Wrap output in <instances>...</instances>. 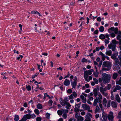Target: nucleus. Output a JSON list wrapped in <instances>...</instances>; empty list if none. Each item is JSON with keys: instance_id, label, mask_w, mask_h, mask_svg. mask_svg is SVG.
I'll use <instances>...</instances> for the list:
<instances>
[{"instance_id": "3", "label": "nucleus", "mask_w": 121, "mask_h": 121, "mask_svg": "<svg viewBox=\"0 0 121 121\" xmlns=\"http://www.w3.org/2000/svg\"><path fill=\"white\" fill-rule=\"evenodd\" d=\"M111 63L109 61H104L103 64L102 71H108L111 69Z\"/></svg>"}, {"instance_id": "23", "label": "nucleus", "mask_w": 121, "mask_h": 121, "mask_svg": "<svg viewBox=\"0 0 121 121\" xmlns=\"http://www.w3.org/2000/svg\"><path fill=\"white\" fill-rule=\"evenodd\" d=\"M93 94L94 96L95 97H96L98 94V90L97 89L95 88L93 90Z\"/></svg>"}, {"instance_id": "33", "label": "nucleus", "mask_w": 121, "mask_h": 121, "mask_svg": "<svg viewBox=\"0 0 121 121\" xmlns=\"http://www.w3.org/2000/svg\"><path fill=\"white\" fill-rule=\"evenodd\" d=\"M84 78L88 77V74L87 73V71H84Z\"/></svg>"}, {"instance_id": "27", "label": "nucleus", "mask_w": 121, "mask_h": 121, "mask_svg": "<svg viewBox=\"0 0 121 121\" xmlns=\"http://www.w3.org/2000/svg\"><path fill=\"white\" fill-rule=\"evenodd\" d=\"M112 53V51L111 50L107 51L106 52V54L109 56H110Z\"/></svg>"}, {"instance_id": "17", "label": "nucleus", "mask_w": 121, "mask_h": 121, "mask_svg": "<svg viewBox=\"0 0 121 121\" xmlns=\"http://www.w3.org/2000/svg\"><path fill=\"white\" fill-rule=\"evenodd\" d=\"M99 54L101 56L102 60L103 61L104 60L106 57V56H105V55L104 54L101 52H99Z\"/></svg>"}, {"instance_id": "4", "label": "nucleus", "mask_w": 121, "mask_h": 121, "mask_svg": "<svg viewBox=\"0 0 121 121\" xmlns=\"http://www.w3.org/2000/svg\"><path fill=\"white\" fill-rule=\"evenodd\" d=\"M112 43H111L108 45V47L109 49L111 48L113 51H114L116 49V44L117 43L115 40H112Z\"/></svg>"}, {"instance_id": "26", "label": "nucleus", "mask_w": 121, "mask_h": 121, "mask_svg": "<svg viewBox=\"0 0 121 121\" xmlns=\"http://www.w3.org/2000/svg\"><path fill=\"white\" fill-rule=\"evenodd\" d=\"M19 116L17 115H15L14 119L15 121H17L19 120Z\"/></svg>"}, {"instance_id": "10", "label": "nucleus", "mask_w": 121, "mask_h": 121, "mask_svg": "<svg viewBox=\"0 0 121 121\" xmlns=\"http://www.w3.org/2000/svg\"><path fill=\"white\" fill-rule=\"evenodd\" d=\"M75 118L77 119L78 121H83V118L80 115H78V113H76L75 114Z\"/></svg>"}, {"instance_id": "41", "label": "nucleus", "mask_w": 121, "mask_h": 121, "mask_svg": "<svg viewBox=\"0 0 121 121\" xmlns=\"http://www.w3.org/2000/svg\"><path fill=\"white\" fill-rule=\"evenodd\" d=\"M111 100H109L108 101V103L107 105V106L108 108L110 106Z\"/></svg>"}, {"instance_id": "29", "label": "nucleus", "mask_w": 121, "mask_h": 121, "mask_svg": "<svg viewBox=\"0 0 121 121\" xmlns=\"http://www.w3.org/2000/svg\"><path fill=\"white\" fill-rule=\"evenodd\" d=\"M105 38V36L103 34H101L99 36V38L101 39H104Z\"/></svg>"}, {"instance_id": "52", "label": "nucleus", "mask_w": 121, "mask_h": 121, "mask_svg": "<svg viewBox=\"0 0 121 121\" xmlns=\"http://www.w3.org/2000/svg\"><path fill=\"white\" fill-rule=\"evenodd\" d=\"M105 44H107L109 43V41L108 40L105 39Z\"/></svg>"}, {"instance_id": "35", "label": "nucleus", "mask_w": 121, "mask_h": 121, "mask_svg": "<svg viewBox=\"0 0 121 121\" xmlns=\"http://www.w3.org/2000/svg\"><path fill=\"white\" fill-rule=\"evenodd\" d=\"M57 112L58 114L59 115H62L63 112L62 110H58Z\"/></svg>"}, {"instance_id": "5", "label": "nucleus", "mask_w": 121, "mask_h": 121, "mask_svg": "<svg viewBox=\"0 0 121 121\" xmlns=\"http://www.w3.org/2000/svg\"><path fill=\"white\" fill-rule=\"evenodd\" d=\"M108 32L109 33H111L112 31H114L116 34H117L118 33V35L121 36V31L119 30L118 31V29L117 27L114 28V27H112L109 28L108 30Z\"/></svg>"}, {"instance_id": "24", "label": "nucleus", "mask_w": 121, "mask_h": 121, "mask_svg": "<svg viewBox=\"0 0 121 121\" xmlns=\"http://www.w3.org/2000/svg\"><path fill=\"white\" fill-rule=\"evenodd\" d=\"M77 82H71V85L72 86L73 88H75V87L76 85Z\"/></svg>"}, {"instance_id": "30", "label": "nucleus", "mask_w": 121, "mask_h": 121, "mask_svg": "<svg viewBox=\"0 0 121 121\" xmlns=\"http://www.w3.org/2000/svg\"><path fill=\"white\" fill-rule=\"evenodd\" d=\"M37 108L39 109H41L42 108V105L40 104H38L37 105Z\"/></svg>"}, {"instance_id": "47", "label": "nucleus", "mask_w": 121, "mask_h": 121, "mask_svg": "<svg viewBox=\"0 0 121 121\" xmlns=\"http://www.w3.org/2000/svg\"><path fill=\"white\" fill-rule=\"evenodd\" d=\"M63 113H67L68 112V110L67 109H62Z\"/></svg>"}, {"instance_id": "1", "label": "nucleus", "mask_w": 121, "mask_h": 121, "mask_svg": "<svg viewBox=\"0 0 121 121\" xmlns=\"http://www.w3.org/2000/svg\"><path fill=\"white\" fill-rule=\"evenodd\" d=\"M101 76L103 83L104 84L109 82L111 79V75L110 74L103 73L102 74Z\"/></svg>"}, {"instance_id": "36", "label": "nucleus", "mask_w": 121, "mask_h": 121, "mask_svg": "<svg viewBox=\"0 0 121 121\" xmlns=\"http://www.w3.org/2000/svg\"><path fill=\"white\" fill-rule=\"evenodd\" d=\"M116 84L119 85L121 86V81L120 80L116 81Z\"/></svg>"}, {"instance_id": "62", "label": "nucleus", "mask_w": 121, "mask_h": 121, "mask_svg": "<svg viewBox=\"0 0 121 121\" xmlns=\"http://www.w3.org/2000/svg\"><path fill=\"white\" fill-rule=\"evenodd\" d=\"M75 2L74 3L73 2H71L70 3L69 6H73L74 5Z\"/></svg>"}, {"instance_id": "8", "label": "nucleus", "mask_w": 121, "mask_h": 121, "mask_svg": "<svg viewBox=\"0 0 121 121\" xmlns=\"http://www.w3.org/2000/svg\"><path fill=\"white\" fill-rule=\"evenodd\" d=\"M107 117L109 121H113L114 116L113 115V113L112 112H110L109 114L108 115Z\"/></svg>"}, {"instance_id": "44", "label": "nucleus", "mask_w": 121, "mask_h": 121, "mask_svg": "<svg viewBox=\"0 0 121 121\" xmlns=\"http://www.w3.org/2000/svg\"><path fill=\"white\" fill-rule=\"evenodd\" d=\"M53 103V101L52 100H49L48 102V104L50 106H51L52 105V103Z\"/></svg>"}, {"instance_id": "21", "label": "nucleus", "mask_w": 121, "mask_h": 121, "mask_svg": "<svg viewBox=\"0 0 121 121\" xmlns=\"http://www.w3.org/2000/svg\"><path fill=\"white\" fill-rule=\"evenodd\" d=\"M118 76V73H115L113 74L112 76V78L114 80H115L117 79Z\"/></svg>"}, {"instance_id": "13", "label": "nucleus", "mask_w": 121, "mask_h": 121, "mask_svg": "<svg viewBox=\"0 0 121 121\" xmlns=\"http://www.w3.org/2000/svg\"><path fill=\"white\" fill-rule=\"evenodd\" d=\"M101 101H100L99 100V98L98 97H96L95 99L93 104V105L94 106H95L97 104V103L99 102L101 103Z\"/></svg>"}, {"instance_id": "50", "label": "nucleus", "mask_w": 121, "mask_h": 121, "mask_svg": "<svg viewBox=\"0 0 121 121\" xmlns=\"http://www.w3.org/2000/svg\"><path fill=\"white\" fill-rule=\"evenodd\" d=\"M99 104L100 108L101 109V110L103 112L104 111L103 109H102L103 108V106L102 104L101 103H99Z\"/></svg>"}, {"instance_id": "28", "label": "nucleus", "mask_w": 121, "mask_h": 121, "mask_svg": "<svg viewBox=\"0 0 121 121\" xmlns=\"http://www.w3.org/2000/svg\"><path fill=\"white\" fill-rule=\"evenodd\" d=\"M103 102L104 106H106L107 101L106 99L105 98H103Z\"/></svg>"}, {"instance_id": "60", "label": "nucleus", "mask_w": 121, "mask_h": 121, "mask_svg": "<svg viewBox=\"0 0 121 121\" xmlns=\"http://www.w3.org/2000/svg\"><path fill=\"white\" fill-rule=\"evenodd\" d=\"M46 116L47 118H49L50 116V114L48 113H47L46 114Z\"/></svg>"}, {"instance_id": "55", "label": "nucleus", "mask_w": 121, "mask_h": 121, "mask_svg": "<svg viewBox=\"0 0 121 121\" xmlns=\"http://www.w3.org/2000/svg\"><path fill=\"white\" fill-rule=\"evenodd\" d=\"M67 117V115L66 113H64L63 115V117L65 119Z\"/></svg>"}, {"instance_id": "63", "label": "nucleus", "mask_w": 121, "mask_h": 121, "mask_svg": "<svg viewBox=\"0 0 121 121\" xmlns=\"http://www.w3.org/2000/svg\"><path fill=\"white\" fill-rule=\"evenodd\" d=\"M121 37V36H120V35H118L117 37V39L118 40H119V39H120Z\"/></svg>"}, {"instance_id": "46", "label": "nucleus", "mask_w": 121, "mask_h": 121, "mask_svg": "<svg viewBox=\"0 0 121 121\" xmlns=\"http://www.w3.org/2000/svg\"><path fill=\"white\" fill-rule=\"evenodd\" d=\"M86 117H87L86 118L84 121H91L90 117H88L87 115H86Z\"/></svg>"}, {"instance_id": "22", "label": "nucleus", "mask_w": 121, "mask_h": 121, "mask_svg": "<svg viewBox=\"0 0 121 121\" xmlns=\"http://www.w3.org/2000/svg\"><path fill=\"white\" fill-rule=\"evenodd\" d=\"M80 98L81 99L82 101L84 103H86V99L85 97L83 95H81Z\"/></svg>"}, {"instance_id": "51", "label": "nucleus", "mask_w": 121, "mask_h": 121, "mask_svg": "<svg viewBox=\"0 0 121 121\" xmlns=\"http://www.w3.org/2000/svg\"><path fill=\"white\" fill-rule=\"evenodd\" d=\"M102 61H101L99 63V64L98 65V66L99 68V69L101 67V65H102Z\"/></svg>"}, {"instance_id": "11", "label": "nucleus", "mask_w": 121, "mask_h": 121, "mask_svg": "<svg viewBox=\"0 0 121 121\" xmlns=\"http://www.w3.org/2000/svg\"><path fill=\"white\" fill-rule=\"evenodd\" d=\"M80 106V104H76L75 106V108L74 109V111L76 113L78 112L79 111V109Z\"/></svg>"}, {"instance_id": "61", "label": "nucleus", "mask_w": 121, "mask_h": 121, "mask_svg": "<svg viewBox=\"0 0 121 121\" xmlns=\"http://www.w3.org/2000/svg\"><path fill=\"white\" fill-rule=\"evenodd\" d=\"M26 87V89L28 91L30 90V85H28V86H27Z\"/></svg>"}, {"instance_id": "40", "label": "nucleus", "mask_w": 121, "mask_h": 121, "mask_svg": "<svg viewBox=\"0 0 121 121\" xmlns=\"http://www.w3.org/2000/svg\"><path fill=\"white\" fill-rule=\"evenodd\" d=\"M99 73L97 71V72H95L93 73V74L95 77L96 78L98 76V75L99 74Z\"/></svg>"}, {"instance_id": "32", "label": "nucleus", "mask_w": 121, "mask_h": 121, "mask_svg": "<svg viewBox=\"0 0 121 121\" xmlns=\"http://www.w3.org/2000/svg\"><path fill=\"white\" fill-rule=\"evenodd\" d=\"M99 31L101 32H103L104 30V28L103 26H101L99 28Z\"/></svg>"}, {"instance_id": "25", "label": "nucleus", "mask_w": 121, "mask_h": 121, "mask_svg": "<svg viewBox=\"0 0 121 121\" xmlns=\"http://www.w3.org/2000/svg\"><path fill=\"white\" fill-rule=\"evenodd\" d=\"M98 96L99 97L98 98H99V100L100 101H101V99H102V96L101 94L100 93H99L98 94Z\"/></svg>"}, {"instance_id": "45", "label": "nucleus", "mask_w": 121, "mask_h": 121, "mask_svg": "<svg viewBox=\"0 0 121 121\" xmlns=\"http://www.w3.org/2000/svg\"><path fill=\"white\" fill-rule=\"evenodd\" d=\"M67 92L68 93L70 94L72 92V90L71 89H69L67 91Z\"/></svg>"}, {"instance_id": "43", "label": "nucleus", "mask_w": 121, "mask_h": 121, "mask_svg": "<svg viewBox=\"0 0 121 121\" xmlns=\"http://www.w3.org/2000/svg\"><path fill=\"white\" fill-rule=\"evenodd\" d=\"M39 74V73H36L35 74L32 76V79H33L34 78H35V77H37L38 76Z\"/></svg>"}, {"instance_id": "64", "label": "nucleus", "mask_w": 121, "mask_h": 121, "mask_svg": "<svg viewBox=\"0 0 121 121\" xmlns=\"http://www.w3.org/2000/svg\"><path fill=\"white\" fill-rule=\"evenodd\" d=\"M99 82L101 83L102 81H103V79L102 78H99Z\"/></svg>"}, {"instance_id": "38", "label": "nucleus", "mask_w": 121, "mask_h": 121, "mask_svg": "<svg viewBox=\"0 0 121 121\" xmlns=\"http://www.w3.org/2000/svg\"><path fill=\"white\" fill-rule=\"evenodd\" d=\"M34 112L37 115H39V111L37 109H35L34 110Z\"/></svg>"}, {"instance_id": "2", "label": "nucleus", "mask_w": 121, "mask_h": 121, "mask_svg": "<svg viewBox=\"0 0 121 121\" xmlns=\"http://www.w3.org/2000/svg\"><path fill=\"white\" fill-rule=\"evenodd\" d=\"M59 100L60 103L62 106H65L66 105V107L67 109H69V108L71 107L70 104L67 102L68 101L67 97L65 98L63 100L62 98H60Z\"/></svg>"}, {"instance_id": "59", "label": "nucleus", "mask_w": 121, "mask_h": 121, "mask_svg": "<svg viewBox=\"0 0 121 121\" xmlns=\"http://www.w3.org/2000/svg\"><path fill=\"white\" fill-rule=\"evenodd\" d=\"M111 58L114 59H115L116 58V56L114 55L113 54L111 57Z\"/></svg>"}, {"instance_id": "31", "label": "nucleus", "mask_w": 121, "mask_h": 121, "mask_svg": "<svg viewBox=\"0 0 121 121\" xmlns=\"http://www.w3.org/2000/svg\"><path fill=\"white\" fill-rule=\"evenodd\" d=\"M111 84H108L107 85L106 87H106V88L107 89V90H109L111 89Z\"/></svg>"}, {"instance_id": "57", "label": "nucleus", "mask_w": 121, "mask_h": 121, "mask_svg": "<svg viewBox=\"0 0 121 121\" xmlns=\"http://www.w3.org/2000/svg\"><path fill=\"white\" fill-rule=\"evenodd\" d=\"M120 55L118 56V58L120 62H121V52H120Z\"/></svg>"}, {"instance_id": "6", "label": "nucleus", "mask_w": 121, "mask_h": 121, "mask_svg": "<svg viewBox=\"0 0 121 121\" xmlns=\"http://www.w3.org/2000/svg\"><path fill=\"white\" fill-rule=\"evenodd\" d=\"M99 91L101 94L104 96L107 97L108 95V93L105 92L107 91V89L106 87L103 88V87H100L99 88Z\"/></svg>"}, {"instance_id": "18", "label": "nucleus", "mask_w": 121, "mask_h": 121, "mask_svg": "<svg viewBox=\"0 0 121 121\" xmlns=\"http://www.w3.org/2000/svg\"><path fill=\"white\" fill-rule=\"evenodd\" d=\"M115 99L118 103H120L121 102L120 98L118 94H116L115 96Z\"/></svg>"}, {"instance_id": "37", "label": "nucleus", "mask_w": 121, "mask_h": 121, "mask_svg": "<svg viewBox=\"0 0 121 121\" xmlns=\"http://www.w3.org/2000/svg\"><path fill=\"white\" fill-rule=\"evenodd\" d=\"M115 88L117 90H119L121 89V87L119 85H116Z\"/></svg>"}, {"instance_id": "19", "label": "nucleus", "mask_w": 121, "mask_h": 121, "mask_svg": "<svg viewBox=\"0 0 121 121\" xmlns=\"http://www.w3.org/2000/svg\"><path fill=\"white\" fill-rule=\"evenodd\" d=\"M119 65L117 64H115L114 65L113 70L114 71L120 69Z\"/></svg>"}, {"instance_id": "42", "label": "nucleus", "mask_w": 121, "mask_h": 121, "mask_svg": "<svg viewBox=\"0 0 121 121\" xmlns=\"http://www.w3.org/2000/svg\"><path fill=\"white\" fill-rule=\"evenodd\" d=\"M117 118L119 119L121 118V111H120L119 112Z\"/></svg>"}, {"instance_id": "54", "label": "nucleus", "mask_w": 121, "mask_h": 121, "mask_svg": "<svg viewBox=\"0 0 121 121\" xmlns=\"http://www.w3.org/2000/svg\"><path fill=\"white\" fill-rule=\"evenodd\" d=\"M19 57H17V59L18 60H19L20 59H21L23 57V56L22 55H19Z\"/></svg>"}, {"instance_id": "16", "label": "nucleus", "mask_w": 121, "mask_h": 121, "mask_svg": "<svg viewBox=\"0 0 121 121\" xmlns=\"http://www.w3.org/2000/svg\"><path fill=\"white\" fill-rule=\"evenodd\" d=\"M102 117L103 119H104L107 120V114L104 111L102 112Z\"/></svg>"}, {"instance_id": "39", "label": "nucleus", "mask_w": 121, "mask_h": 121, "mask_svg": "<svg viewBox=\"0 0 121 121\" xmlns=\"http://www.w3.org/2000/svg\"><path fill=\"white\" fill-rule=\"evenodd\" d=\"M93 80L95 84H97L98 83V81L97 79L95 78H94Z\"/></svg>"}, {"instance_id": "14", "label": "nucleus", "mask_w": 121, "mask_h": 121, "mask_svg": "<svg viewBox=\"0 0 121 121\" xmlns=\"http://www.w3.org/2000/svg\"><path fill=\"white\" fill-rule=\"evenodd\" d=\"M111 104V106L113 108H116L117 107V103L116 102L114 101H112Z\"/></svg>"}, {"instance_id": "7", "label": "nucleus", "mask_w": 121, "mask_h": 121, "mask_svg": "<svg viewBox=\"0 0 121 121\" xmlns=\"http://www.w3.org/2000/svg\"><path fill=\"white\" fill-rule=\"evenodd\" d=\"M30 119V113H28L24 115L22 118L19 121H26L27 119Z\"/></svg>"}, {"instance_id": "20", "label": "nucleus", "mask_w": 121, "mask_h": 121, "mask_svg": "<svg viewBox=\"0 0 121 121\" xmlns=\"http://www.w3.org/2000/svg\"><path fill=\"white\" fill-rule=\"evenodd\" d=\"M100 111V109L98 106L96 105L95 107V113H96L97 112L99 113Z\"/></svg>"}, {"instance_id": "56", "label": "nucleus", "mask_w": 121, "mask_h": 121, "mask_svg": "<svg viewBox=\"0 0 121 121\" xmlns=\"http://www.w3.org/2000/svg\"><path fill=\"white\" fill-rule=\"evenodd\" d=\"M115 60V62L116 63H118V64H119V60H118V58H116Z\"/></svg>"}, {"instance_id": "58", "label": "nucleus", "mask_w": 121, "mask_h": 121, "mask_svg": "<svg viewBox=\"0 0 121 121\" xmlns=\"http://www.w3.org/2000/svg\"><path fill=\"white\" fill-rule=\"evenodd\" d=\"M87 60L86 59L84 58H83V59L82 60V62H84L87 61Z\"/></svg>"}, {"instance_id": "49", "label": "nucleus", "mask_w": 121, "mask_h": 121, "mask_svg": "<svg viewBox=\"0 0 121 121\" xmlns=\"http://www.w3.org/2000/svg\"><path fill=\"white\" fill-rule=\"evenodd\" d=\"M36 121H41V118L40 117H38L36 118Z\"/></svg>"}, {"instance_id": "15", "label": "nucleus", "mask_w": 121, "mask_h": 121, "mask_svg": "<svg viewBox=\"0 0 121 121\" xmlns=\"http://www.w3.org/2000/svg\"><path fill=\"white\" fill-rule=\"evenodd\" d=\"M70 83L69 80L68 79H65L64 82V85L66 86L69 85Z\"/></svg>"}, {"instance_id": "12", "label": "nucleus", "mask_w": 121, "mask_h": 121, "mask_svg": "<svg viewBox=\"0 0 121 121\" xmlns=\"http://www.w3.org/2000/svg\"><path fill=\"white\" fill-rule=\"evenodd\" d=\"M82 107L84 110H88L90 109V107L86 104H82Z\"/></svg>"}, {"instance_id": "34", "label": "nucleus", "mask_w": 121, "mask_h": 121, "mask_svg": "<svg viewBox=\"0 0 121 121\" xmlns=\"http://www.w3.org/2000/svg\"><path fill=\"white\" fill-rule=\"evenodd\" d=\"M111 99L112 100H114V98L113 94V92L112 91H111Z\"/></svg>"}, {"instance_id": "53", "label": "nucleus", "mask_w": 121, "mask_h": 121, "mask_svg": "<svg viewBox=\"0 0 121 121\" xmlns=\"http://www.w3.org/2000/svg\"><path fill=\"white\" fill-rule=\"evenodd\" d=\"M36 117V116L35 114H33L31 115V118H34Z\"/></svg>"}, {"instance_id": "9", "label": "nucleus", "mask_w": 121, "mask_h": 121, "mask_svg": "<svg viewBox=\"0 0 121 121\" xmlns=\"http://www.w3.org/2000/svg\"><path fill=\"white\" fill-rule=\"evenodd\" d=\"M77 93L75 91L73 92L72 94L69 96V99H74L77 97Z\"/></svg>"}, {"instance_id": "48", "label": "nucleus", "mask_w": 121, "mask_h": 121, "mask_svg": "<svg viewBox=\"0 0 121 121\" xmlns=\"http://www.w3.org/2000/svg\"><path fill=\"white\" fill-rule=\"evenodd\" d=\"M113 31H112V32L110 34V35L111 36V37H115L116 35H115V34L114 33H112L113 32Z\"/></svg>"}]
</instances>
